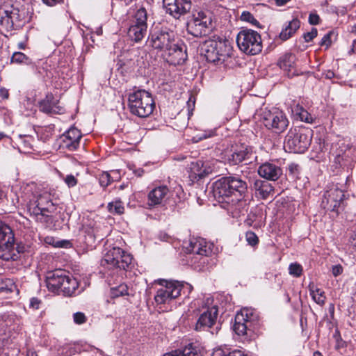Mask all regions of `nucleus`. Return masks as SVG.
Masks as SVG:
<instances>
[{
	"label": "nucleus",
	"mask_w": 356,
	"mask_h": 356,
	"mask_svg": "<svg viewBox=\"0 0 356 356\" xmlns=\"http://www.w3.org/2000/svg\"><path fill=\"white\" fill-rule=\"evenodd\" d=\"M211 23V15L209 11H195L187 21L186 31L193 37L201 38L209 33Z\"/></svg>",
	"instance_id": "8"
},
{
	"label": "nucleus",
	"mask_w": 356,
	"mask_h": 356,
	"mask_svg": "<svg viewBox=\"0 0 356 356\" xmlns=\"http://www.w3.org/2000/svg\"><path fill=\"white\" fill-rule=\"evenodd\" d=\"M212 244L208 243L202 238H193L191 239L186 250L189 254L188 259L195 268L200 266L199 263L204 264L205 257H209L212 252Z\"/></svg>",
	"instance_id": "11"
},
{
	"label": "nucleus",
	"mask_w": 356,
	"mask_h": 356,
	"mask_svg": "<svg viewBox=\"0 0 356 356\" xmlns=\"http://www.w3.org/2000/svg\"><path fill=\"white\" fill-rule=\"evenodd\" d=\"M332 275L334 277H337L343 273V268L341 265H335L332 269Z\"/></svg>",
	"instance_id": "51"
},
{
	"label": "nucleus",
	"mask_w": 356,
	"mask_h": 356,
	"mask_svg": "<svg viewBox=\"0 0 356 356\" xmlns=\"http://www.w3.org/2000/svg\"><path fill=\"white\" fill-rule=\"evenodd\" d=\"M163 356H202L200 352L195 347L188 346L183 350H175L166 353Z\"/></svg>",
	"instance_id": "31"
},
{
	"label": "nucleus",
	"mask_w": 356,
	"mask_h": 356,
	"mask_svg": "<svg viewBox=\"0 0 356 356\" xmlns=\"http://www.w3.org/2000/svg\"><path fill=\"white\" fill-rule=\"evenodd\" d=\"M15 238L12 229L7 225L0 222V258L15 260L17 255L14 248Z\"/></svg>",
	"instance_id": "13"
},
{
	"label": "nucleus",
	"mask_w": 356,
	"mask_h": 356,
	"mask_svg": "<svg viewBox=\"0 0 356 356\" xmlns=\"http://www.w3.org/2000/svg\"><path fill=\"white\" fill-rule=\"evenodd\" d=\"M244 223L248 227H254L258 228L261 227V222L259 220L257 211H251L245 220Z\"/></svg>",
	"instance_id": "34"
},
{
	"label": "nucleus",
	"mask_w": 356,
	"mask_h": 356,
	"mask_svg": "<svg viewBox=\"0 0 356 356\" xmlns=\"http://www.w3.org/2000/svg\"><path fill=\"white\" fill-rule=\"evenodd\" d=\"M18 201L26 205L30 216L35 220L46 227L53 225L52 213L56 211L58 203L49 191L40 188L34 182L23 184Z\"/></svg>",
	"instance_id": "1"
},
{
	"label": "nucleus",
	"mask_w": 356,
	"mask_h": 356,
	"mask_svg": "<svg viewBox=\"0 0 356 356\" xmlns=\"http://www.w3.org/2000/svg\"><path fill=\"white\" fill-rule=\"evenodd\" d=\"M334 337L337 338V348H339L340 347V341H342L339 334V332L337 330L335 334H334Z\"/></svg>",
	"instance_id": "60"
},
{
	"label": "nucleus",
	"mask_w": 356,
	"mask_h": 356,
	"mask_svg": "<svg viewBox=\"0 0 356 356\" xmlns=\"http://www.w3.org/2000/svg\"><path fill=\"white\" fill-rule=\"evenodd\" d=\"M81 137V131L72 127L60 136V146L70 151H74L79 147Z\"/></svg>",
	"instance_id": "21"
},
{
	"label": "nucleus",
	"mask_w": 356,
	"mask_h": 356,
	"mask_svg": "<svg viewBox=\"0 0 356 356\" xmlns=\"http://www.w3.org/2000/svg\"><path fill=\"white\" fill-rule=\"evenodd\" d=\"M74 322L76 324L81 325L86 322L87 317L83 312H76L73 314Z\"/></svg>",
	"instance_id": "44"
},
{
	"label": "nucleus",
	"mask_w": 356,
	"mask_h": 356,
	"mask_svg": "<svg viewBox=\"0 0 356 356\" xmlns=\"http://www.w3.org/2000/svg\"><path fill=\"white\" fill-rule=\"evenodd\" d=\"M162 287L157 290L154 296L155 302L157 304L168 303L175 299L181 294L184 284L177 281L160 280Z\"/></svg>",
	"instance_id": "14"
},
{
	"label": "nucleus",
	"mask_w": 356,
	"mask_h": 356,
	"mask_svg": "<svg viewBox=\"0 0 356 356\" xmlns=\"http://www.w3.org/2000/svg\"><path fill=\"white\" fill-rule=\"evenodd\" d=\"M26 356H38V354L35 350L29 349L26 351Z\"/></svg>",
	"instance_id": "62"
},
{
	"label": "nucleus",
	"mask_w": 356,
	"mask_h": 356,
	"mask_svg": "<svg viewBox=\"0 0 356 356\" xmlns=\"http://www.w3.org/2000/svg\"><path fill=\"white\" fill-rule=\"evenodd\" d=\"M218 307L213 306L200 314L195 324L197 331H209L212 334H217L220 325L217 323Z\"/></svg>",
	"instance_id": "16"
},
{
	"label": "nucleus",
	"mask_w": 356,
	"mask_h": 356,
	"mask_svg": "<svg viewBox=\"0 0 356 356\" xmlns=\"http://www.w3.org/2000/svg\"><path fill=\"white\" fill-rule=\"evenodd\" d=\"M39 108L47 114H61L65 112L64 107L59 105L58 100L51 92L47 93L45 98L39 102Z\"/></svg>",
	"instance_id": "22"
},
{
	"label": "nucleus",
	"mask_w": 356,
	"mask_h": 356,
	"mask_svg": "<svg viewBox=\"0 0 356 356\" xmlns=\"http://www.w3.org/2000/svg\"><path fill=\"white\" fill-rule=\"evenodd\" d=\"M303 273L302 266L297 263H291V275H293L296 277H300Z\"/></svg>",
	"instance_id": "40"
},
{
	"label": "nucleus",
	"mask_w": 356,
	"mask_h": 356,
	"mask_svg": "<svg viewBox=\"0 0 356 356\" xmlns=\"http://www.w3.org/2000/svg\"><path fill=\"white\" fill-rule=\"evenodd\" d=\"M213 167L209 161L198 160L192 162L191 164V171L195 178L202 179L209 174L212 173Z\"/></svg>",
	"instance_id": "25"
},
{
	"label": "nucleus",
	"mask_w": 356,
	"mask_h": 356,
	"mask_svg": "<svg viewBox=\"0 0 356 356\" xmlns=\"http://www.w3.org/2000/svg\"><path fill=\"white\" fill-rule=\"evenodd\" d=\"M291 179H295V187L300 188L305 186L306 184V177L300 175V166L298 164L291 163Z\"/></svg>",
	"instance_id": "29"
},
{
	"label": "nucleus",
	"mask_w": 356,
	"mask_h": 356,
	"mask_svg": "<svg viewBox=\"0 0 356 356\" xmlns=\"http://www.w3.org/2000/svg\"><path fill=\"white\" fill-rule=\"evenodd\" d=\"M111 182V177L106 172H102L99 176V184L103 187L108 186Z\"/></svg>",
	"instance_id": "43"
},
{
	"label": "nucleus",
	"mask_w": 356,
	"mask_h": 356,
	"mask_svg": "<svg viewBox=\"0 0 356 356\" xmlns=\"http://www.w3.org/2000/svg\"><path fill=\"white\" fill-rule=\"evenodd\" d=\"M108 209L113 214H122L124 213V207L120 200H115L108 204Z\"/></svg>",
	"instance_id": "36"
},
{
	"label": "nucleus",
	"mask_w": 356,
	"mask_h": 356,
	"mask_svg": "<svg viewBox=\"0 0 356 356\" xmlns=\"http://www.w3.org/2000/svg\"><path fill=\"white\" fill-rule=\"evenodd\" d=\"M225 356H248V355L241 350H235Z\"/></svg>",
	"instance_id": "56"
},
{
	"label": "nucleus",
	"mask_w": 356,
	"mask_h": 356,
	"mask_svg": "<svg viewBox=\"0 0 356 356\" xmlns=\"http://www.w3.org/2000/svg\"><path fill=\"white\" fill-rule=\"evenodd\" d=\"M259 315L252 308L242 309L236 314L233 329L238 335L250 336L259 323Z\"/></svg>",
	"instance_id": "9"
},
{
	"label": "nucleus",
	"mask_w": 356,
	"mask_h": 356,
	"mask_svg": "<svg viewBox=\"0 0 356 356\" xmlns=\"http://www.w3.org/2000/svg\"><path fill=\"white\" fill-rule=\"evenodd\" d=\"M309 133V131L305 128L294 129L293 137L291 140L292 144H291V152L302 154L307 149L312 140Z\"/></svg>",
	"instance_id": "20"
},
{
	"label": "nucleus",
	"mask_w": 356,
	"mask_h": 356,
	"mask_svg": "<svg viewBox=\"0 0 356 356\" xmlns=\"http://www.w3.org/2000/svg\"><path fill=\"white\" fill-rule=\"evenodd\" d=\"M309 290L312 299L318 305L323 306L326 300L325 292L314 284L309 285Z\"/></svg>",
	"instance_id": "30"
},
{
	"label": "nucleus",
	"mask_w": 356,
	"mask_h": 356,
	"mask_svg": "<svg viewBox=\"0 0 356 356\" xmlns=\"http://www.w3.org/2000/svg\"><path fill=\"white\" fill-rule=\"evenodd\" d=\"M258 174L268 180L275 181L282 174V170L275 164L266 163L259 166Z\"/></svg>",
	"instance_id": "26"
},
{
	"label": "nucleus",
	"mask_w": 356,
	"mask_h": 356,
	"mask_svg": "<svg viewBox=\"0 0 356 356\" xmlns=\"http://www.w3.org/2000/svg\"><path fill=\"white\" fill-rule=\"evenodd\" d=\"M252 152L250 147L241 145L236 147L227 156V161L231 165H238L243 161H249L252 156Z\"/></svg>",
	"instance_id": "23"
},
{
	"label": "nucleus",
	"mask_w": 356,
	"mask_h": 356,
	"mask_svg": "<svg viewBox=\"0 0 356 356\" xmlns=\"http://www.w3.org/2000/svg\"><path fill=\"white\" fill-rule=\"evenodd\" d=\"M148 42L170 65H180L187 59L185 44L177 40L174 32L167 28H154L149 33Z\"/></svg>",
	"instance_id": "2"
},
{
	"label": "nucleus",
	"mask_w": 356,
	"mask_h": 356,
	"mask_svg": "<svg viewBox=\"0 0 356 356\" xmlns=\"http://www.w3.org/2000/svg\"><path fill=\"white\" fill-rule=\"evenodd\" d=\"M309 23L312 25H317L320 23L321 19L316 13H311L309 15Z\"/></svg>",
	"instance_id": "48"
},
{
	"label": "nucleus",
	"mask_w": 356,
	"mask_h": 356,
	"mask_svg": "<svg viewBox=\"0 0 356 356\" xmlns=\"http://www.w3.org/2000/svg\"><path fill=\"white\" fill-rule=\"evenodd\" d=\"M64 0H42L43 3L48 6H54L63 2Z\"/></svg>",
	"instance_id": "54"
},
{
	"label": "nucleus",
	"mask_w": 356,
	"mask_h": 356,
	"mask_svg": "<svg viewBox=\"0 0 356 356\" xmlns=\"http://www.w3.org/2000/svg\"><path fill=\"white\" fill-rule=\"evenodd\" d=\"M48 289L54 293L60 291L64 296H71L75 294L79 282L69 272L63 269H56L49 272L46 277Z\"/></svg>",
	"instance_id": "4"
},
{
	"label": "nucleus",
	"mask_w": 356,
	"mask_h": 356,
	"mask_svg": "<svg viewBox=\"0 0 356 356\" xmlns=\"http://www.w3.org/2000/svg\"><path fill=\"white\" fill-rule=\"evenodd\" d=\"M239 49L248 55H256L262 50L261 38L259 33L252 29H243L236 36Z\"/></svg>",
	"instance_id": "10"
},
{
	"label": "nucleus",
	"mask_w": 356,
	"mask_h": 356,
	"mask_svg": "<svg viewBox=\"0 0 356 356\" xmlns=\"http://www.w3.org/2000/svg\"><path fill=\"white\" fill-rule=\"evenodd\" d=\"M300 26V22L298 19H293L292 20H291V33L292 32V31L295 32L296 30H298Z\"/></svg>",
	"instance_id": "53"
},
{
	"label": "nucleus",
	"mask_w": 356,
	"mask_h": 356,
	"mask_svg": "<svg viewBox=\"0 0 356 356\" xmlns=\"http://www.w3.org/2000/svg\"><path fill=\"white\" fill-rule=\"evenodd\" d=\"M18 4L13 0H0V25L6 31L21 26L22 16Z\"/></svg>",
	"instance_id": "7"
},
{
	"label": "nucleus",
	"mask_w": 356,
	"mask_h": 356,
	"mask_svg": "<svg viewBox=\"0 0 356 356\" xmlns=\"http://www.w3.org/2000/svg\"><path fill=\"white\" fill-rule=\"evenodd\" d=\"M334 76V73L332 72V71H327L326 73H325V78L326 79H332L333 77Z\"/></svg>",
	"instance_id": "63"
},
{
	"label": "nucleus",
	"mask_w": 356,
	"mask_h": 356,
	"mask_svg": "<svg viewBox=\"0 0 356 356\" xmlns=\"http://www.w3.org/2000/svg\"><path fill=\"white\" fill-rule=\"evenodd\" d=\"M147 11L144 8L137 10L134 16V21L128 30L129 37L135 42H139L147 34Z\"/></svg>",
	"instance_id": "17"
},
{
	"label": "nucleus",
	"mask_w": 356,
	"mask_h": 356,
	"mask_svg": "<svg viewBox=\"0 0 356 356\" xmlns=\"http://www.w3.org/2000/svg\"><path fill=\"white\" fill-rule=\"evenodd\" d=\"M25 250H26V247L24 245L17 244V245L16 247V250H15V252L16 255L17 256V253L24 252H25ZM16 258H17V257ZM16 259H15V260H16Z\"/></svg>",
	"instance_id": "58"
},
{
	"label": "nucleus",
	"mask_w": 356,
	"mask_h": 356,
	"mask_svg": "<svg viewBox=\"0 0 356 356\" xmlns=\"http://www.w3.org/2000/svg\"><path fill=\"white\" fill-rule=\"evenodd\" d=\"M169 193V188L166 186H159L149 191L148 194V204L155 207L163 204Z\"/></svg>",
	"instance_id": "24"
},
{
	"label": "nucleus",
	"mask_w": 356,
	"mask_h": 356,
	"mask_svg": "<svg viewBox=\"0 0 356 356\" xmlns=\"http://www.w3.org/2000/svg\"><path fill=\"white\" fill-rule=\"evenodd\" d=\"M10 61L11 63L34 66L32 59L24 53L19 51H16L13 54Z\"/></svg>",
	"instance_id": "33"
},
{
	"label": "nucleus",
	"mask_w": 356,
	"mask_h": 356,
	"mask_svg": "<svg viewBox=\"0 0 356 356\" xmlns=\"http://www.w3.org/2000/svg\"><path fill=\"white\" fill-rule=\"evenodd\" d=\"M128 102L130 112L140 118L151 115L155 106L151 94L145 90H138L130 93Z\"/></svg>",
	"instance_id": "5"
},
{
	"label": "nucleus",
	"mask_w": 356,
	"mask_h": 356,
	"mask_svg": "<svg viewBox=\"0 0 356 356\" xmlns=\"http://www.w3.org/2000/svg\"><path fill=\"white\" fill-rule=\"evenodd\" d=\"M277 65L280 69L284 70L288 74L289 72V55L285 54L281 56L277 62Z\"/></svg>",
	"instance_id": "38"
},
{
	"label": "nucleus",
	"mask_w": 356,
	"mask_h": 356,
	"mask_svg": "<svg viewBox=\"0 0 356 356\" xmlns=\"http://www.w3.org/2000/svg\"><path fill=\"white\" fill-rule=\"evenodd\" d=\"M343 197V190L339 188L337 186H333L325 192L321 201V207L332 212L333 216H337L340 209H342Z\"/></svg>",
	"instance_id": "15"
},
{
	"label": "nucleus",
	"mask_w": 356,
	"mask_h": 356,
	"mask_svg": "<svg viewBox=\"0 0 356 356\" xmlns=\"http://www.w3.org/2000/svg\"><path fill=\"white\" fill-rule=\"evenodd\" d=\"M102 262L123 270H129L134 266L131 254L118 247L110 249L105 254Z\"/></svg>",
	"instance_id": "12"
},
{
	"label": "nucleus",
	"mask_w": 356,
	"mask_h": 356,
	"mask_svg": "<svg viewBox=\"0 0 356 356\" xmlns=\"http://www.w3.org/2000/svg\"><path fill=\"white\" fill-rule=\"evenodd\" d=\"M9 97V92L7 89L5 88H0V97H1L3 99H8Z\"/></svg>",
	"instance_id": "57"
},
{
	"label": "nucleus",
	"mask_w": 356,
	"mask_h": 356,
	"mask_svg": "<svg viewBox=\"0 0 356 356\" xmlns=\"http://www.w3.org/2000/svg\"><path fill=\"white\" fill-rule=\"evenodd\" d=\"M195 102V98L191 96L187 102V105L188 106V108H190L191 107H194Z\"/></svg>",
	"instance_id": "59"
},
{
	"label": "nucleus",
	"mask_w": 356,
	"mask_h": 356,
	"mask_svg": "<svg viewBox=\"0 0 356 356\" xmlns=\"http://www.w3.org/2000/svg\"><path fill=\"white\" fill-rule=\"evenodd\" d=\"M350 54L356 53V39L353 41L351 49L349 51Z\"/></svg>",
	"instance_id": "61"
},
{
	"label": "nucleus",
	"mask_w": 356,
	"mask_h": 356,
	"mask_svg": "<svg viewBox=\"0 0 356 356\" xmlns=\"http://www.w3.org/2000/svg\"><path fill=\"white\" fill-rule=\"evenodd\" d=\"M129 295V288L125 284H120V285L111 289V296L112 298H118Z\"/></svg>",
	"instance_id": "35"
},
{
	"label": "nucleus",
	"mask_w": 356,
	"mask_h": 356,
	"mask_svg": "<svg viewBox=\"0 0 356 356\" xmlns=\"http://www.w3.org/2000/svg\"><path fill=\"white\" fill-rule=\"evenodd\" d=\"M33 138L29 136H20L18 141V149L22 153L28 154L33 149Z\"/></svg>",
	"instance_id": "32"
},
{
	"label": "nucleus",
	"mask_w": 356,
	"mask_h": 356,
	"mask_svg": "<svg viewBox=\"0 0 356 356\" xmlns=\"http://www.w3.org/2000/svg\"><path fill=\"white\" fill-rule=\"evenodd\" d=\"M253 188L256 196L264 200L274 195L273 186L266 180L256 179L254 182Z\"/></svg>",
	"instance_id": "27"
},
{
	"label": "nucleus",
	"mask_w": 356,
	"mask_h": 356,
	"mask_svg": "<svg viewBox=\"0 0 356 356\" xmlns=\"http://www.w3.org/2000/svg\"><path fill=\"white\" fill-rule=\"evenodd\" d=\"M318 35V31L316 28H312L311 31L305 33L303 34V38L306 42H309L312 41L314 38H316Z\"/></svg>",
	"instance_id": "46"
},
{
	"label": "nucleus",
	"mask_w": 356,
	"mask_h": 356,
	"mask_svg": "<svg viewBox=\"0 0 356 356\" xmlns=\"http://www.w3.org/2000/svg\"><path fill=\"white\" fill-rule=\"evenodd\" d=\"M65 182L69 187H73L76 185L77 179L72 175H68L65 178Z\"/></svg>",
	"instance_id": "49"
},
{
	"label": "nucleus",
	"mask_w": 356,
	"mask_h": 356,
	"mask_svg": "<svg viewBox=\"0 0 356 356\" xmlns=\"http://www.w3.org/2000/svg\"><path fill=\"white\" fill-rule=\"evenodd\" d=\"M289 38V22H285L283 28L278 35L281 41H286Z\"/></svg>",
	"instance_id": "42"
},
{
	"label": "nucleus",
	"mask_w": 356,
	"mask_h": 356,
	"mask_svg": "<svg viewBox=\"0 0 356 356\" xmlns=\"http://www.w3.org/2000/svg\"><path fill=\"white\" fill-rule=\"evenodd\" d=\"M261 120L267 129H274L276 133L282 132L287 127L289 122L282 112H271L266 109L262 111Z\"/></svg>",
	"instance_id": "18"
},
{
	"label": "nucleus",
	"mask_w": 356,
	"mask_h": 356,
	"mask_svg": "<svg viewBox=\"0 0 356 356\" xmlns=\"http://www.w3.org/2000/svg\"><path fill=\"white\" fill-rule=\"evenodd\" d=\"M245 240L248 244L253 248L256 247L259 242V237L252 231H248L245 233Z\"/></svg>",
	"instance_id": "37"
},
{
	"label": "nucleus",
	"mask_w": 356,
	"mask_h": 356,
	"mask_svg": "<svg viewBox=\"0 0 356 356\" xmlns=\"http://www.w3.org/2000/svg\"><path fill=\"white\" fill-rule=\"evenodd\" d=\"M350 242L356 247V224L353 227V229L352 230V232L350 236Z\"/></svg>",
	"instance_id": "55"
},
{
	"label": "nucleus",
	"mask_w": 356,
	"mask_h": 356,
	"mask_svg": "<svg viewBox=\"0 0 356 356\" xmlns=\"http://www.w3.org/2000/svg\"><path fill=\"white\" fill-rule=\"evenodd\" d=\"M202 49L207 60L215 64L223 63L232 54L229 42L220 38L205 41Z\"/></svg>",
	"instance_id": "6"
},
{
	"label": "nucleus",
	"mask_w": 356,
	"mask_h": 356,
	"mask_svg": "<svg viewBox=\"0 0 356 356\" xmlns=\"http://www.w3.org/2000/svg\"><path fill=\"white\" fill-rule=\"evenodd\" d=\"M15 288V285L13 280L6 279L0 282V291L6 292H11Z\"/></svg>",
	"instance_id": "39"
},
{
	"label": "nucleus",
	"mask_w": 356,
	"mask_h": 356,
	"mask_svg": "<svg viewBox=\"0 0 356 356\" xmlns=\"http://www.w3.org/2000/svg\"><path fill=\"white\" fill-rule=\"evenodd\" d=\"M295 101H293V107L292 108V113L296 119H299L302 122L307 123H312L313 118L310 113H308L302 106L298 103L294 105Z\"/></svg>",
	"instance_id": "28"
},
{
	"label": "nucleus",
	"mask_w": 356,
	"mask_h": 356,
	"mask_svg": "<svg viewBox=\"0 0 356 356\" xmlns=\"http://www.w3.org/2000/svg\"><path fill=\"white\" fill-rule=\"evenodd\" d=\"M241 19L242 21L249 22L256 26H258L259 24V22L254 17V16L248 11H244L242 13Z\"/></svg>",
	"instance_id": "41"
},
{
	"label": "nucleus",
	"mask_w": 356,
	"mask_h": 356,
	"mask_svg": "<svg viewBox=\"0 0 356 356\" xmlns=\"http://www.w3.org/2000/svg\"><path fill=\"white\" fill-rule=\"evenodd\" d=\"M41 301L37 298H32L30 300V307L33 308L35 309H38L40 307Z\"/></svg>",
	"instance_id": "52"
},
{
	"label": "nucleus",
	"mask_w": 356,
	"mask_h": 356,
	"mask_svg": "<svg viewBox=\"0 0 356 356\" xmlns=\"http://www.w3.org/2000/svg\"><path fill=\"white\" fill-rule=\"evenodd\" d=\"M214 134H215L214 131L212 130L204 131L203 133L196 135L194 137V140H195V142H198L200 140L207 139V138H209L214 136Z\"/></svg>",
	"instance_id": "45"
},
{
	"label": "nucleus",
	"mask_w": 356,
	"mask_h": 356,
	"mask_svg": "<svg viewBox=\"0 0 356 356\" xmlns=\"http://www.w3.org/2000/svg\"><path fill=\"white\" fill-rule=\"evenodd\" d=\"M329 312L331 315L332 317L334 316V304H330V306H329Z\"/></svg>",
	"instance_id": "64"
},
{
	"label": "nucleus",
	"mask_w": 356,
	"mask_h": 356,
	"mask_svg": "<svg viewBox=\"0 0 356 356\" xmlns=\"http://www.w3.org/2000/svg\"><path fill=\"white\" fill-rule=\"evenodd\" d=\"M247 189L246 182L237 177H224L213 184L214 197L220 203L229 204L240 201Z\"/></svg>",
	"instance_id": "3"
},
{
	"label": "nucleus",
	"mask_w": 356,
	"mask_h": 356,
	"mask_svg": "<svg viewBox=\"0 0 356 356\" xmlns=\"http://www.w3.org/2000/svg\"><path fill=\"white\" fill-rule=\"evenodd\" d=\"M6 325L5 322L2 320H0V348L3 346V337L6 333Z\"/></svg>",
	"instance_id": "50"
},
{
	"label": "nucleus",
	"mask_w": 356,
	"mask_h": 356,
	"mask_svg": "<svg viewBox=\"0 0 356 356\" xmlns=\"http://www.w3.org/2000/svg\"><path fill=\"white\" fill-rule=\"evenodd\" d=\"M166 13L178 19L191 9V0H163Z\"/></svg>",
	"instance_id": "19"
},
{
	"label": "nucleus",
	"mask_w": 356,
	"mask_h": 356,
	"mask_svg": "<svg viewBox=\"0 0 356 356\" xmlns=\"http://www.w3.org/2000/svg\"><path fill=\"white\" fill-rule=\"evenodd\" d=\"M331 33H326L324 35V36L322 38L321 40L319 42V45L321 47L325 46L326 48L330 46L331 44Z\"/></svg>",
	"instance_id": "47"
}]
</instances>
